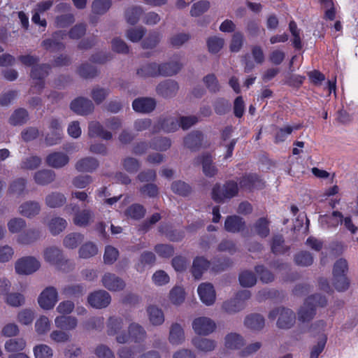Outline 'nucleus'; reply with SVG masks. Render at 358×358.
I'll return each mask as SVG.
<instances>
[{"label":"nucleus","mask_w":358,"mask_h":358,"mask_svg":"<svg viewBox=\"0 0 358 358\" xmlns=\"http://www.w3.org/2000/svg\"><path fill=\"white\" fill-rule=\"evenodd\" d=\"M130 320L127 317H110L107 322V333L110 336H115V340L119 343L128 342L129 336L124 328L129 324Z\"/></svg>","instance_id":"obj_1"},{"label":"nucleus","mask_w":358,"mask_h":358,"mask_svg":"<svg viewBox=\"0 0 358 358\" xmlns=\"http://www.w3.org/2000/svg\"><path fill=\"white\" fill-rule=\"evenodd\" d=\"M327 299L320 294H315L308 297L303 306L299 309L298 320L301 322H308L315 315V308L317 306H324Z\"/></svg>","instance_id":"obj_2"},{"label":"nucleus","mask_w":358,"mask_h":358,"mask_svg":"<svg viewBox=\"0 0 358 358\" xmlns=\"http://www.w3.org/2000/svg\"><path fill=\"white\" fill-rule=\"evenodd\" d=\"M251 296L250 291L241 290L234 297L222 303V310L229 315L241 312L245 309L246 301L250 299Z\"/></svg>","instance_id":"obj_3"},{"label":"nucleus","mask_w":358,"mask_h":358,"mask_svg":"<svg viewBox=\"0 0 358 358\" xmlns=\"http://www.w3.org/2000/svg\"><path fill=\"white\" fill-rule=\"evenodd\" d=\"M278 317L277 326L280 329H289L295 323L296 315L291 309L277 308L268 313V318L274 320Z\"/></svg>","instance_id":"obj_4"},{"label":"nucleus","mask_w":358,"mask_h":358,"mask_svg":"<svg viewBox=\"0 0 358 358\" xmlns=\"http://www.w3.org/2000/svg\"><path fill=\"white\" fill-rule=\"evenodd\" d=\"M41 268L40 261L34 256H24L15 262V271L20 275H29Z\"/></svg>","instance_id":"obj_5"},{"label":"nucleus","mask_w":358,"mask_h":358,"mask_svg":"<svg viewBox=\"0 0 358 358\" xmlns=\"http://www.w3.org/2000/svg\"><path fill=\"white\" fill-rule=\"evenodd\" d=\"M43 257L45 262L59 269H64V266L69 262L65 258L63 251L59 247L54 245L46 247L43 250Z\"/></svg>","instance_id":"obj_6"},{"label":"nucleus","mask_w":358,"mask_h":358,"mask_svg":"<svg viewBox=\"0 0 358 358\" xmlns=\"http://www.w3.org/2000/svg\"><path fill=\"white\" fill-rule=\"evenodd\" d=\"M238 192L237 183L234 181H229L222 187L220 185H215L212 190V197L215 201L221 202L236 196Z\"/></svg>","instance_id":"obj_7"},{"label":"nucleus","mask_w":358,"mask_h":358,"mask_svg":"<svg viewBox=\"0 0 358 358\" xmlns=\"http://www.w3.org/2000/svg\"><path fill=\"white\" fill-rule=\"evenodd\" d=\"M58 301V292L55 287L50 286L45 288L38 297L39 306L43 310H51Z\"/></svg>","instance_id":"obj_8"},{"label":"nucleus","mask_w":358,"mask_h":358,"mask_svg":"<svg viewBox=\"0 0 358 358\" xmlns=\"http://www.w3.org/2000/svg\"><path fill=\"white\" fill-rule=\"evenodd\" d=\"M110 302V294L103 289L92 292L87 296L88 304L96 309L105 308L109 306Z\"/></svg>","instance_id":"obj_9"},{"label":"nucleus","mask_w":358,"mask_h":358,"mask_svg":"<svg viewBox=\"0 0 358 358\" xmlns=\"http://www.w3.org/2000/svg\"><path fill=\"white\" fill-rule=\"evenodd\" d=\"M192 325L195 334L201 336H208L213 333L217 327L215 321L208 317L195 318Z\"/></svg>","instance_id":"obj_10"},{"label":"nucleus","mask_w":358,"mask_h":358,"mask_svg":"<svg viewBox=\"0 0 358 358\" xmlns=\"http://www.w3.org/2000/svg\"><path fill=\"white\" fill-rule=\"evenodd\" d=\"M179 127V119L176 117L166 116L160 117L152 126V133H157L161 130L165 132H173Z\"/></svg>","instance_id":"obj_11"},{"label":"nucleus","mask_w":358,"mask_h":358,"mask_svg":"<svg viewBox=\"0 0 358 358\" xmlns=\"http://www.w3.org/2000/svg\"><path fill=\"white\" fill-rule=\"evenodd\" d=\"M49 129L51 133L45 136L46 144L50 146L59 143L62 138V127L59 120L51 118L49 122Z\"/></svg>","instance_id":"obj_12"},{"label":"nucleus","mask_w":358,"mask_h":358,"mask_svg":"<svg viewBox=\"0 0 358 358\" xmlns=\"http://www.w3.org/2000/svg\"><path fill=\"white\" fill-rule=\"evenodd\" d=\"M179 86L176 81L166 80L157 85L156 92L159 96L164 99H169L176 95Z\"/></svg>","instance_id":"obj_13"},{"label":"nucleus","mask_w":358,"mask_h":358,"mask_svg":"<svg viewBox=\"0 0 358 358\" xmlns=\"http://www.w3.org/2000/svg\"><path fill=\"white\" fill-rule=\"evenodd\" d=\"M157 101L152 97H139L132 102V108L134 111L139 113H150L156 108Z\"/></svg>","instance_id":"obj_14"},{"label":"nucleus","mask_w":358,"mask_h":358,"mask_svg":"<svg viewBox=\"0 0 358 358\" xmlns=\"http://www.w3.org/2000/svg\"><path fill=\"white\" fill-rule=\"evenodd\" d=\"M199 298L206 306H212L216 300V292L214 287L209 282L201 283L197 289Z\"/></svg>","instance_id":"obj_15"},{"label":"nucleus","mask_w":358,"mask_h":358,"mask_svg":"<svg viewBox=\"0 0 358 358\" xmlns=\"http://www.w3.org/2000/svg\"><path fill=\"white\" fill-rule=\"evenodd\" d=\"M71 109L80 115H86L94 111V106L92 101L87 98L78 97L70 105Z\"/></svg>","instance_id":"obj_16"},{"label":"nucleus","mask_w":358,"mask_h":358,"mask_svg":"<svg viewBox=\"0 0 358 358\" xmlns=\"http://www.w3.org/2000/svg\"><path fill=\"white\" fill-rule=\"evenodd\" d=\"M69 161V155L63 152H52L45 157L46 164L56 169L66 166Z\"/></svg>","instance_id":"obj_17"},{"label":"nucleus","mask_w":358,"mask_h":358,"mask_svg":"<svg viewBox=\"0 0 358 358\" xmlns=\"http://www.w3.org/2000/svg\"><path fill=\"white\" fill-rule=\"evenodd\" d=\"M101 282L105 288L112 292L121 291L125 287L124 282L111 273H106L101 278Z\"/></svg>","instance_id":"obj_18"},{"label":"nucleus","mask_w":358,"mask_h":358,"mask_svg":"<svg viewBox=\"0 0 358 358\" xmlns=\"http://www.w3.org/2000/svg\"><path fill=\"white\" fill-rule=\"evenodd\" d=\"M95 214L90 208H84L77 211L73 218L75 225L80 227H86L94 222Z\"/></svg>","instance_id":"obj_19"},{"label":"nucleus","mask_w":358,"mask_h":358,"mask_svg":"<svg viewBox=\"0 0 358 358\" xmlns=\"http://www.w3.org/2000/svg\"><path fill=\"white\" fill-rule=\"evenodd\" d=\"M213 159L210 154H203L195 159L196 164H201L202 170L204 175L207 177H213L217 173V169L213 164Z\"/></svg>","instance_id":"obj_20"},{"label":"nucleus","mask_w":358,"mask_h":358,"mask_svg":"<svg viewBox=\"0 0 358 358\" xmlns=\"http://www.w3.org/2000/svg\"><path fill=\"white\" fill-rule=\"evenodd\" d=\"M65 36L66 34L64 31H56L53 34L51 38L44 40L42 42V46L49 51L60 50L64 48V45L62 41Z\"/></svg>","instance_id":"obj_21"},{"label":"nucleus","mask_w":358,"mask_h":358,"mask_svg":"<svg viewBox=\"0 0 358 358\" xmlns=\"http://www.w3.org/2000/svg\"><path fill=\"white\" fill-rule=\"evenodd\" d=\"M50 66L47 64L36 65L33 66L31 77L34 80L35 88L38 90L43 87V79L48 76Z\"/></svg>","instance_id":"obj_22"},{"label":"nucleus","mask_w":358,"mask_h":358,"mask_svg":"<svg viewBox=\"0 0 358 358\" xmlns=\"http://www.w3.org/2000/svg\"><path fill=\"white\" fill-rule=\"evenodd\" d=\"M183 66L180 59L175 58L168 62L159 64V75L172 76L178 73Z\"/></svg>","instance_id":"obj_23"},{"label":"nucleus","mask_w":358,"mask_h":358,"mask_svg":"<svg viewBox=\"0 0 358 358\" xmlns=\"http://www.w3.org/2000/svg\"><path fill=\"white\" fill-rule=\"evenodd\" d=\"M99 166V161L92 157H85L78 159L75 164V169L78 172L92 173Z\"/></svg>","instance_id":"obj_24"},{"label":"nucleus","mask_w":358,"mask_h":358,"mask_svg":"<svg viewBox=\"0 0 358 358\" xmlns=\"http://www.w3.org/2000/svg\"><path fill=\"white\" fill-rule=\"evenodd\" d=\"M41 237V231L39 229L31 228L18 235L17 243L20 245H28L34 243Z\"/></svg>","instance_id":"obj_25"},{"label":"nucleus","mask_w":358,"mask_h":358,"mask_svg":"<svg viewBox=\"0 0 358 358\" xmlns=\"http://www.w3.org/2000/svg\"><path fill=\"white\" fill-rule=\"evenodd\" d=\"M319 221L324 228H336L343 223V214L338 211H333L331 215H323L320 217Z\"/></svg>","instance_id":"obj_26"},{"label":"nucleus","mask_w":358,"mask_h":358,"mask_svg":"<svg viewBox=\"0 0 358 358\" xmlns=\"http://www.w3.org/2000/svg\"><path fill=\"white\" fill-rule=\"evenodd\" d=\"M56 173L50 169H41L34 173V182L41 186L48 185L55 180Z\"/></svg>","instance_id":"obj_27"},{"label":"nucleus","mask_w":358,"mask_h":358,"mask_svg":"<svg viewBox=\"0 0 358 358\" xmlns=\"http://www.w3.org/2000/svg\"><path fill=\"white\" fill-rule=\"evenodd\" d=\"M46 226L52 236H57L66 229L68 222L65 219L55 216L47 222Z\"/></svg>","instance_id":"obj_28"},{"label":"nucleus","mask_w":358,"mask_h":358,"mask_svg":"<svg viewBox=\"0 0 358 358\" xmlns=\"http://www.w3.org/2000/svg\"><path fill=\"white\" fill-rule=\"evenodd\" d=\"M41 205L35 201H28L22 203L19 207V213L24 217L31 218L39 214Z\"/></svg>","instance_id":"obj_29"},{"label":"nucleus","mask_w":358,"mask_h":358,"mask_svg":"<svg viewBox=\"0 0 358 358\" xmlns=\"http://www.w3.org/2000/svg\"><path fill=\"white\" fill-rule=\"evenodd\" d=\"M88 134L91 137L98 136L104 140H110L113 138V134L104 129L99 122H91L88 127Z\"/></svg>","instance_id":"obj_30"},{"label":"nucleus","mask_w":358,"mask_h":358,"mask_svg":"<svg viewBox=\"0 0 358 358\" xmlns=\"http://www.w3.org/2000/svg\"><path fill=\"white\" fill-rule=\"evenodd\" d=\"M245 227V221L237 215L228 216L224 222V229L231 233L239 232L243 231Z\"/></svg>","instance_id":"obj_31"},{"label":"nucleus","mask_w":358,"mask_h":358,"mask_svg":"<svg viewBox=\"0 0 358 358\" xmlns=\"http://www.w3.org/2000/svg\"><path fill=\"white\" fill-rule=\"evenodd\" d=\"M245 326L254 331L262 329L265 325L264 317L258 313H251L248 315L244 320Z\"/></svg>","instance_id":"obj_32"},{"label":"nucleus","mask_w":358,"mask_h":358,"mask_svg":"<svg viewBox=\"0 0 358 358\" xmlns=\"http://www.w3.org/2000/svg\"><path fill=\"white\" fill-rule=\"evenodd\" d=\"M185 338V332L181 325L178 323L172 324L169 330V343L174 345H181Z\"/></svg>","instance_id":"obj_33"},{"label":"nucleus","mask_w":358,"mask_h":358,"mask_svg":"<svg viewBox=\"0 0 358 358\" xmlns=\"http://www.w3.org/2000/svg\"><path fill=\"white\" fill-rule=\"evenodd\" d=\"M55 324L58 329L73 330L78 325V320L73 316L59 315L55 317Z\"/></svg>","instance_id":"obj_34"},{"label":"nucleus","mask_w":358,"mask_h":358,"mask_svg":"<svg viewBox=\"0 0 358 358\" xmlns=\"http://www.w3.org/2000/svg\"><path fill=\"white\" fill-rule=\"evenodd\" d=\"M210 266V262L203 257H197L193 261L192 273L195 279H200L203 272Z\"/></svg>","instance_id":"obj_35"},{"label":"nucleus","mask_w":358,"mask_h":358,"mask_svg":"<svg viewBox=\"0 0 358 358\" xmlns=\"http://www.w3.org/2000/svg\"><path fill=\"white\" fill-rule=\"evenodd\" d=\"M128 335L134 342L139 343L144 341L147 334L144 328L138 323L132 322L128 326Z\"/></svg>","instance_id":"obj_36"},{"label":"nucleus","mask_w":358,"mask_h":358,"mask_svg":"<svg viewBox=\"0 0 358 358\" xmlns=\"http://www.w3.org/2000/svg\"><path fill=\"white\" fill-rule=\"evenodd\" d=\"M136 74L143 78L160 76L159 64L157 63L145 64L137 69Z\"/></svg>","instance_id":"obj_37"},{"label":"nucleus","mask_w":358,"mask_h":358,"mask_svg":"<svg viewBox=\"0 0 358 358\" xmlns=\"http://www.w3.org/2000/svg\"><path fill=\"white\" fill-rule=\"evenodd\" d=\"M150 322L154 326L162 325L165 320L164 312L155 306H150L147 308Z\"/></svg>","instance_id":"obj_38"},{"label":"nucleus","mask_w":358,"mask_h":358,"mask_svg":"<svg viewBox=\"0 0 358 358\" xmlns=\"http://www.w3.org/2000/svg\"><path fill=\"white\" fill-rule=\"evenodd\" d=\"M66 202V198L64 194L58 192H52L48 194L45 199L47 206L56 208L62 206Z\"/></svg>","instance_id":"obj_39"},{"label":"nucleus","mask_w":358,"mask_h":358,"mask_svg":"<svg viewBox=\"0 0 358 358\" xmlns=\"http://www.w3.org/2000/svg\"><path fill=\"white\" fill-rule=\"evenodd\" d=\"M243 338L236 333H231L225 336L224 345L227 349L238 350L243 347Z\"/></svg>","instance_id":"obj_40"},{"label":"nucleus","mask_w":358,"mask_h":358,"mask_svg":"<svg viewBox=\"0 0 358 358\" xmlns=\"http://www.w3.org/2000/svg\"><path fill=\"white\" fill-rule=\"evenodd\" d=\"M84 240V235L78 233L72 232L68 234L63 239V245L67 249H76L78 245Z\"/></svg>","instance_id":"obj_41"},{"label":"nucleus","mask_w":358,"mask_h":358,"mask_svg":"<svg viewBox=\"0 0 358 358\" xmlns=\"http://www.w3.org/2000/svg\"><path fill=\"white\" fill-rule=\"evenodd\" d=\"M97 245L91 241L83 244L78 250V255L82 259H90L98 253Z\"/></svg>","instance_id":"obj_42"},{"label":"nucleus","mask_w":358,"mask_h":358,"mask_svg":"<svg viewBox=\"0 0 358 358\" xmlns=\"http://www.w3.org/2000/svg\"><path fill=\"white\" fill-rule=\"evenodd\" d=\"M252 230L261 238L267 237L270 233L268 221L264 217L258 219L253 224Z\"/></svg>","instance_id":"obj_43"},{"label":"nucleus","mask_w":358,"mask_h":358,"mask_svg":"<svg viewBox=\"0 0 358 358\" xmlns=\"http://www.w3.org/2000/svg\"><path fill=\"white\" fill-rule=\"evenodd\" d=\"M300 128L301 124L286 125L284 127L277 128L275 133V143L283 142L293 131L298 130Z\"/></svg>","instance_id":"obj_44"},{"label":"nucleus","mask_w":358,"mask_h":358,"mask_svg":"<svg viewBox=\"0 0 358 358\" xmlns=\"http://www.w3.org/2000/svg\"><path fill=\"white\" fill-rule=\"evenodd\" d=\"M62 293L68 297H80L85 293V289L82 284H71L64 286Z\"/></svg>","instance_id":"obj_45"},{"label":"nucleus","mask_w":358,"mask_h":358,"mask_svg":"<svg viewBox=\"0 0 358 358\" xmlns=\"http://www.w3.org/2000/svg\"><path fill=\"white\" fill-rule=\"evenodd\" d=\"M110 93L108 88L95 86L91 90L90 96L96 104L99 105L106 99Z\"/></svg>","instance_id":"obj_46"},{"label":"nucleus","mask_w":358,"mask_h":358,"mask_svg":"<svg viewBox=\"0 0 358 358\" xmlns=\"http://www.w3.org/2000/svg\"><path fill=\"white\" fill-rule=\"evenodd\" d=\"M194 346L203 352L213 351L216 347V342L213 340L205 338H196L193 339Z\"/></svg>","instance_id":"obj_47"},{"label":"nucleus","mask_w":358,"mask_h":358,"mask_svg":"<svg viewBox=\"0 0 358 358\" xmlns=\"http://www.w3.org/2000/svg\"><path fill=\"white\" fill-rule=\"evenodd\" d=\"M202 134L199 131H194L189 134L184 139V144L189 149L198 148L202 141Z\"/></svg>","instance_id":"obj_48"},{"label":"nucleus","mask_w":358,"mask_h":358,"mask_svg":"<svg viewBox=\"0 0 358 358\" xmlns=\"http://www.w3.org/2000/svg\"><path fill=\"white\" fill-rule=\"evenodd\" d=\"M42 160L40 157L31 155L24 158L20 164V168L24 171H32L38 168L41 164Z\"/></svg>","instance_id":"obj_49"},{"label":"nucleus","mask_w":358,"mask_h":358,"mask_svg":"<svg viewBox=\"0 0 358 358\" xmlns=\"http://www.w3.org/2000/svg\"><path fill=\"white\" fill-rule=\"evenodd\" d=\"M29 115L27 111L24 108L15 110L9 118V122L11 125H22L27 122Z\"/></svg>","instance_id":"obj_50"},{"label":"nucleus","mask_w":358,"mask_h":358,"mask_svg":"<svg viewBox=\"0 0 358 358\" xmlns=\"http://www.w3.org/2000/svg\"><path fill=\"white\" fill-rule=\"evenodd\" d=\"M124 214L128 218L140 220L144 217L145 209L142 205L134 203L127 208Z\"/></svg>","instance_id":"obj_51"},{"label":"nucleus","mask_w":358,"mask_h":358,"mask_svg":"<svg viewBox=\"0 0 358 358\" xmlns=\"http://www.w3.org/2000/svg\"><path fill=\"white\" fill-rule=\"evenodd\" d=\"M4 347L9 352L22 351L26 347V341L22 338L9 339L5 343Z\"/></svg>","instance_id":"obj_52"},{"label":"nucleus","mask_w":358,"mask_h":358,"mask_svg":"<svg viewBox=\"0 0 358 358\" xmlns=\"http://www.w3.org/2000/svg\"><path fill=\"white\" fill-rule=\"evenodd\" d=\"M171 302L176 306H180L185 299V292L182 287L175 286L169 293Z\"/></svg>","instance_id":"obj_53"},{"label":"nucleus","mask_w":358,"mask_h":358,"mask_svg":"<svg viewBox=\"0 0 358 358\" xmlns=\"http://www.w3.org/2000/svg\"><path fill=\"white\" fill-rule=\"evenodd\" d=\"M239 282L243 287H251L257 282L255 273L250 271H243L239 274Z\"/></svg>","instance_id":"obj_54"},{"label":"nucleus","mask_w":358,"mask_h":358,"mask_svg":"<svg viewBox=\"0 0 358 358\" xmlns=\"http://www.w3.org/2000/svg\"><path fill=\"white\" fill-rule=\"evenodd\" d=\"M27 226L26 221L21 217H13L8 221L7 227L10 234H18Z\"/></svg>","instance_id":"obj_55"},{"label":"nucleus","mask_w":358,"mask_h":358,"mask_svg":"<svg viewBox=\"0 0 358 358\" xmlns=\"http://www.w3.org/2000/svg\"><path fill=\"white\" fill-rule=\"evenodd\" d=\"M122 165L123 169L129 173H136L141 167L139 161L131 157H127L123 159Z\"/></svg>","instance_id":"obj_56"},{"label":"nucleus","mask_w":358,"mask_h":358,"mask_svg":"<svg viewBox=\"0 0 358 358\" xmlns=\"http://www.w3.org/2000/svg\"><path fill=\"white\" fill-rule=\"evenodd\" d=\"M33 351L35 358H52L53 356L52 349L46 344L36 345Z\"/></svg>","instance_id":"obj_57"},{"label":"nucleus","mask_w":358,"mask_h":358,"mask_svg":"<svg viewBox=\"0 0 358 358\" xmlns=\"http://www.w3.org/2000/svg\"><path fill=\"white\" fill-rule=\"evenodd\" d=\"M171 189L175 194L182 196L189 195L192 191L191 187L181 180L174 181L171 184Z\"/></svg>","instance_id":"obj_58"},{"label":"nucleus","mask_w":358,"mask_h":358,"mask_svg":"<svg viewBox=\"0 0 358 358\" xmlns=\"http://www.w3.org/2000/svg\"><path fill=\"white\" fill-rule=\"evenodd\" d=\"M111 6L110 0H94L92 4V10L97 15L106 13Z\"/></svg>","instance_id":"obj_59"},{"label":"nucleus","mask_w":358,"mask_h":358,"mask_svg":"<svg viewBox=\"0 0 358 358\" xmlns=\"http://www.w3.org/2000/svg\"><path fill=\"white\" fill-rule=\"evenodd\" d=\"M332 283L338 292H344L350 287V280L347 275H333Z\"/></svg>","instance_id":"obj_60"},{"label":"nucleus","mask_w":358,"mask_h":358,"mask_svg":"<svg viewBox=\"0 0 358 358\" xmlns=\"http://www.w3.org/2000/svg\"><path fill=\"white\" fill-rule=\"evenodd\" d=\"M5 302L12 307H20L24 303L25 299L24 296L20 293H8L5 296Z\"/></svg>","instance_id":"obj_61"},{"label":"nucleus","mask_w":358,"mask_h":358,"mask_svg":"<svg viewBox=\"0 0 358 358\" xmlns=\"http://www.w3.org/2000/svg\"><path fill=\"white\" fill-rule=\"evenodd\" d=\"M51 322L48 317L41 316L35 323V330L39 335L46 334L50 329Z\"/></svg>","instance_id":"obj_62"},{"label":"nucleus","mask_w":358,"mask_h":358,"mask_svg":"<svg viewBox=\"0 0 358 358\" xmlns=\"http://www.w3.org/2000/svg\"><path fill=\"white\" fill-rule=\"evenodd\" d=\"M224 40L222 38L218 36H212L208 38L207 45L210 52L217 53L224 46Z\"/></svg>","instance_id":"obj_63"},{"label":"nucleus","mask_w":358,"mask_h":358,"mask_svg":"<svg viewBox=\"0 0 358 358\" xmlns=\"http://www.w3.org/2000/svg\"><path fill=\"white\" fill-rule=\"evenodd\" d=\"M294 261L299 266H308L313 264V257L310 253L306 251H301L295 255Z\"/></svg>","instance_id":"obj_64"}]
</instances>
